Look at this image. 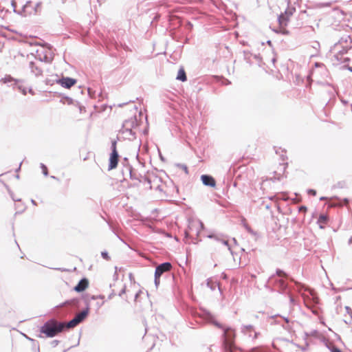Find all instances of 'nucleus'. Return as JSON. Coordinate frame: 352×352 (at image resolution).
I'll list each match as a JSON object with an SVG mask.
<instances>
[{
	"instance_id": "f257e3e1",
	"label": "nucleus",
	"mask_w": 352,
	"mask_h": 352,
	"mask_svg": "<svg viewBox=\"0 0 352 352\" xmlns=\"http://www.w3.org/2000/svg\"><path fill=\"white\" fill-rule=\"evenodd\" d=\"M288 281L294 282V279L289 274L281 269H276L275 274H272L267 279L265 287L275 291L272 287L278 288V292L285 294L290 289Z\"/></svg>"
},
{
	"instance_id": "f03ea898",
	"label": "nucleus",
	"mask_w": 352,
	"mask_h": 352,
	"mask_svg": "<svg viewBox=\"0 0 352 352\" xmlns=\"http://www.w3.org/2000/svg\"><path fill=\"white\" fill-rule=\"evenodd\" d=\"M39 331L45 334L46 338H54L63 332V322L57 321L54 318L49 319L40 327Z\"/></svg>"
},
{
	"instance_id": "7ed1b4c3",
	"label": "nucleus",
	"mask_w": 352,
	"mask_h": 352,
	"mask_svg": "<svg viewBox=\"0 0 352 352\" xmlns=\"http://www.w3.org/2000/svg\"><path fill=\"white\" fill-rule=\"evenodd\" d=\"M302 289L309 292L310 296H307L303 295L302 297L304 298L305 306L309 309L312 314L318 316L320 314L321 310L318 307L320 303L319 297L316 295L314 289H311L308 286L302 285Z\"/></svg>"
},
{
	"instance_id": "20e7f679",
	"label": "nucleus",
	"mask_w": 352,
	"mask_h": 352,
	"mask_svg": "<svg viewBox=\"0 0 352 352\" xmlns=\"http://www.w3.org/2000/svg\"><path fill=\"white\" fill-rule=\"evenodd\" d=\"M222 338V348L224 352H236L237 350H240L235 345L236 332L232 327L227 331L226 336Z\"/></svg>"
},
{
	"instance_id": "39448f33",
	"label": "nucleus",
	"mask_w": 352,
	"mask_h": 352,
	"mask_svg": "<svg viewBox=\"0 0 352 352\" xmlns=\"http://www.w3.org/2000/svg\"><path fill=\"white\" fill-rule=\"evenodd\" d=\"M199 227L201 228H204V223L201 221H199L198 224L195 223H190L188 226V229L185 230L184 231V240L186 243H194L197 244L199 241H201V240H197V238H194L192 234L195 233V234L198 236L200 230H199Z\"/></svg>"
},
{
	"instance_id": "423d86ee",
	"label": "nucleus",
	"mask_w": 352,
	"mask_h": 352,
	"mask_svg": "<svg viewBox=\"0 0 352 352\" xmlns=\"http://www.w3.org/2000/svg\"><path fill=\"white\" fill-rule=\"evenodd\" d=\"M140 125V122L138 120L137 116L134 115L129 119L125 120L122 123V129L120 130V133H128L130 136L132 137L128 138L129 140H133L136 138L135 132L133 131V129H135Z\"/></svg>"
},
{
	"instance_id": "0eeeda50",
	"label": "nucleus",
	"mask_w": 352,
	"mask_h": 352,
	"mask_svg": "<svg viewBox=\"0 0 352 352\" xmlns=\"http://www.w3.org/2000/svg\"><path fill=\"white\" fill-rule=\"evenodd\" d=\"M111 153L109 158L108 170H111L118 166L119 162V153L117 150V140H113L111 142Z\"/></svg>"
},
{
	"instance_id": "6e6552de",
	"label": "nucleus",
	"mask_w": 352,
	"mask_h": 352,
	"mask_svg": "<svg viewBox=\"0 0 352 352\" xmlns=\"http://www.w3.org/2000/svg\"><path fill=\"white\" fill-rule=\"evenodd\" d=\"M201 311H202L204 316L208 320V321L211 324H212L217 328L220 329L223 331L222 337H225L227 331L229 329H231V327L224 326L223 324L216 320L214 316L208 309L205 308H201Z\"/></svg>"
},
{
	"instance_id": "1a4fd4ad",
	"label": "nucleus",
	"mask_w": 352,
	"mask_h": 352,
	"mask_svg": "<svg viewBox=\"0 0 352 352\" xmlns=\"http://www.w3.org/2000/svg\"><path fill=\"white\" fill-rule=\"evenodd\" d=\"M55 82L60 85L61 87L65 89H70L77 83L76 78L69 76L58 77L55 79Z\"/></svg>"
},
{
	"instance_id": "9d476101",
	"label": "nucleus",
	"mask_w": 352,
	"mask_h": 352,
	"mask_svg": "<svg viewBox=\"0 0 352 352\" xmlns=\"http://www.w3.org/2000/svg\"><path fill=\"white\" fill-rule=\"evenodd\" d=\"M172 267L169 261L162 263L155 267L154 275L161 277L165 272L170 271Z\"/></svg>"
},
{
	"instance_id": "9b49d317",
	"label": "nucleus",
	"mask_w": 352,
	"mask_h": 352,
	"mask_svg": "<svg viewBox=\"0 0 352 352\" xmlns=\"http://www.w3.org/2000/svg\"><path fill=\"white\" fill-rule=\"evenodd\" d=\"M89 287V280L86 277L82 278L78 283L74 287L73 289L76 292L81 293L85 291Z\"/></svg>"
},
{
	"instance_id": "f8f14e48",
	"label": "nucleus",
	"mask_w": 352,
	"mask_h": 352,
	"mask_svg": "<svg viewBox=\"0 0 352 352\" xmlns=\"http://www.w3.org/2000/svg\"><path fill=\"white\" fill-rule=\"evenodd\" d=\"M201 181L202 184L208 187L214 188L216 186V180L215 179L210 175H201Z\"/></svg>"
},
{
	"instance_id": "ddd939ff",
	"label": "nucleus",
	"mask_w": 352,
	"mask_h": 352,
	"mask_svg": "<svg viewBox=\"0 0 352 352\" xmlns=\"http://www.w3.org/2000/svg\"><path fill=\"white\" fill-rule=\"evenodd\" d=\"M29 67L31 70V72L35 75V76L38 77L43 75V69L37 65L34 61H30L29 63Z\"/></svg>"
},
{
	"instance_id": "4468645a",
	"label": "nucleus",
	"mask_w": 352,
	"mask_h": 352,
	"mask_svg": "<svg viewBox=\"0 0 352 352\" xmlns=\"http://www.w3.org/2000/svg\"><path fill=\"white\" fill-rule=\"evenodd\" d=\"M322 342L325 346L330 351V352H343L334 343L331 342L329 340L323 338Z\"/></svg>"
},
{
	"instance_id": "2eb2a0df",
	"label": "nucleus",
	"mask_w": 352,
	"mask_h": 352,
	"mask_svg": "<svg viewBox=\"0 0 352 352\" xmlns=\"http://www.w3.org/2000/svg\"><path fill=\"white\" fill-rule=\"evenodd\" d=\"M207 237L209 238V239H214V240H216L217 241H219L222 244H223L224 245L227 246L228 249L230 251L231 254L233 256V257H234V254L232 251L231 248H230L228 241L219 239V236L217 235L214 234H209L207 236ZM234 259H235V258H234Z\"/></svg>"
},
{
	"instance_id": "dca6fc26",
	"label": "nucleus",
	"mask_w": 352,
	"mask_h": 352,
	"mask_svg": "<svg viewBox=\"0 0 352 352\" xmlns=\"http://www.w3.org/2000/svg\"><path fill=\"white\" fill-rule=\"evenodd\" d=\"M35 58H36V59L38 60L39 61L43 62L45 63H50L52 61V59L50 57H48L44 53V52H41L40 53L38 50L36 51Z\"/></svg>"
},
{
	"instance_id": "f3484780",
	"label": "nucleus",
	"mask_w": 352,
	"mask_h": 352,
	"mask_svg": "<svg viewBox=\"0 0 352 352\" xmlns=\"http://www.w3.org/2000/svg\"><path fill=\"white\" fill-rule=\"evenodd\" d=\"M329 219V218L327 214L324 213L320 214L317 220V223L318 224L319 228L320 229H324L325 228L324 225L328 223Z\"/></svg>"
},
{
	"instance_id": "a211bd4d",
	"label": "nucleus",
	"mask_w": 352,
	"mask_h": 352,
	"mask_svg": "<svg viewBox=\"0 0 352 352\" xmlns=\"http://www.w3.org/2000/svg\"><path fill=\"white\" fill-rule=\"evenodd\" d=\"M87 309H83V310L78 314L74 318L77 319V321L80 323L82 322L88 317Z\"/></svg>"
},
{
	"instance_id": "6ab92c4d",
	"label": "nucleus",
	"mask_w": 352,
	"mask_h": 352,
	"mask_svg": "<svg viewBox=\"0 0 352 352\" xmlns=\"http://www.w3.org/2000/svg\"><path fill=\"white\" fill-rule=\"evenodd\" d=\"M289 21V19L287 18V16H285L283 13H281L278 16V22L281 28L286 27Z\"/></svg>"
},
{
	"instance_id": "aec40b11",
	"label": "nucleus",
	"mask_w": 352,
	"mask_h": 352,
	"mask_svg": "<svg viewBox=\"0 0 352 352\" xmlns=\"http://www.w3.org/2000/svg\"><path fill=\"white\" fill-rule=\"evenodd\" d=\"M176 79L181 82H186L187 80V76L184 67H181L179 69Z\"/></svg>"
},
{
	"instance_id": "412c9836",
	"label": "nucleus",
	"mask_w": 352,
	"mask_h": 352,
	"mask_svg": "<svg viewBox=\"0 0 352 352\" xmlns=\"http://www.w3.org/2000/svg\"><path fill=\"white\" fill-rule=\"evenodd\" d=\"M79 324V322L77 321V319L74 318L71 320H69L68 322L65 323L63 322V331H66L68 329L74 328L76 326H77Z\"/></svg>"
},
{
	"instance_id": "4be33fe9",
	"label": "nucleus",
	"mask_w": 352,
	"mask_h": 352,
	"mask_svg": "<svg viewBox=\"0 0 352 352\" xmlns=\"http://www.w3.org/2000/svg\"><path fill=\"white\" fill-rule=\"evenodd\" d=\"M55 94L58 96L61 97V99L60 100V102L65 103V100H66L67 103L69 105L74 104V101L72 98H70L67 96H65L63 94H60V93L56 92Z\"/></svg>"
},
{
	"instance_id": "5701e85b",
	"label": "nucleus",
	"mask_w": 352,
	"mask_h": 352,
	"mask_svg": "<svg viewBox=\"0 0 352 352\" xmlns=\"http://www.w3.org/2000/svg\"><path fill=\"white\" fill-rule=\"evenodd\" d=\"M241 225L244 227V228L246 230V231L252 234L255 235L256 232L252 229V228L248 224L245 218L242 217L241 220Z\"/></svg>"
},
{
	"instance_id": "b1692460",
	"label": "nucleus",
	"mask_w": 352,
	"mask_h": 352,
	"mask_svg": "<svg viewBox=\"0 0 352 352\" xmlns=\"http://www.w3.org/2000/svg\"><path fill=\"white\" fill-rule=\"evenodd\" d=\"M12 81H14L15 83H17L19 82L17 79L14 78L10 75H6L4 78L1 79V82H2L4 84H7Z\"/></svg>"
},
{
	"instance_id": "393cba45",
	"label": "nucleus",
	"mask_w": 352,
	"mask_h": 352,
	"mask_svg": "<svg viewBox=\"0 0 352 352\" xmlns=\"http://www.w3.org/2000/svg\"><path fill=\"white\" fill-rule=\"evenodd\" d=\"M80 302L79 298H74L70 300H65L64 302L61 303L59 306H63V305L73 304L74 305H78Z\"/></svg>"
},
{
	"instance_id": "a878e982",
	"label": "nucleus",
	"mask_w": 352,
	"mask_h": 352,
	"mask_svg": "<svg viewBox=\"0 0 352 352\" xmlns=\"http://www.w3.org/2000/svg\"><path fill=\"white\" fill-rule=\"evenodd\" d=\"M122 164L126 170L133 169V166L129 164V159L127 157H124L122 162Z\"/></svg>"
},
{
	"instance_id": "bb28decb",
	"label": "nucleus",
	"mask_w": 352,
	"mask_h": 352,
	"mask_svg": "<svg viewBox=\"0 0 352 352\" xmlns=\"http://www.w3.org/2000/svg\"><path fill=\"white\" fill-rule=\"evenodd\" d=\"M294 12H295V8H293V7L289 8V7H288L285 10L283 14H285V16H287V18H288L289 19V17L293 15Z\"/></svg>"
},
{
	"instance_id": "cd10ccee",
	"label": "nucleus",
	"mask_w": 352,
	"mask_h": 352,
	"mask_svg": "<svg viewBox=\"0 0 352 352\" xmlns=\"http://www.w3.org/2000/svg\"><path fill=\"white\" fill-rule=\"evenodd\" d=\"M140 179L142 180V182H144V183H146L149 186H148V188L149 189H151L152 188V186H151V179L146 177V176H142V175H140Z\"/></svg>"
},
{
	"instance_id": "c85d7f7f",
	"label": "nucleus",
	"mask_w": 352,
	"mask_h": 352,
	"mask_svg": "<svg viewBox=\"0 0 352 352\" xmlns=\"http://www.w3.org/2000/svg\"><path fill=\"white\" fill-rule=\"evenodd\" d=\"M15 208L17 210L15 214H21L25 210V206L23 204H16Z\"/></svg>"
},
{
	"instance_id": "c756f323",
	"label": "nucleus",
	"mask_w": 352,
	"mask_h": 352,
	"mask_svg": "<svg viewBox=\"0 0 352 352\" xmlns=\"http://www.w3.org/2000/svg\"><path fill=\"white\" fill-rule=\"evenodd\" d=\"M10 4L13 8V12L15 14H16L18 15H23L22 12H19V11H18V10H16V3L15 0H11Z\"/></svg>"
},
{
	"instance_id": "7c9ffc66",
	"label": "nucleus",
	"mask_w": 352,
	"mask_h": 352,
	"mask_svg": "<svg viewBox=\"0 0 352 352\" xmlns=\"http://www.w3.org/2000/svg\"><path fill=\"white\" fill-rule=\"evenodd\" d=\"M127 170V171L129 172V176H130V179H133V180L136 179V180H138V181H139V182H142V179H140V177H136V175L133 173V169H131V170Z\"/></svg>"
},
{
	"instance_id": "2f4dec72",
	"label": "nucleus",
	"mask_w": 352,
	"mask_h": 352,
	"mask_svg": "<svg viewBox=\"0 0 352 352\" xmlns=\"http://www.w3.org/2000/svg\"><path fill=\"white\" fill-rule=\"evenodd\" d=\"M40 168H41L42 173L44 176L47 177L49 175L48 169L45 164H44L43 163H41Z\"/></svg>"
},
{
	"instance_id": "473e14b6",
	"label": "nucleus",
	"mask_w": 352,
	"mask_h": 352,
	"mask_svg": "<svg viewBox=\"0 0 352 352\" xmlns=\"http://www.w3.org/2000/svg\"><path fill=\"white\" fill-rule=\"evenodd\" d=\"M245 330L252 331L254 330V326L252 324L242 325L241 332L245 333Z\"/></svg>"
},
{
	"instance_id": "72a5a7b5",
	"label": "nucleus",
	"mask_w": 352,
	"mask_h": 352,
	"mask_svg": "<svg viewBox=\"0 0 352 352\" xmlns=\"http://www.w3.org/2000/svg\"><path fill=\"white\" fill-rule=\"evenodd\" d=\"M250 55H252L250 52H249L248 50L243 51L244 59L246 60L247 63H250Z\"/></svg>"
},
{
	"instance_id": "f704fd0d",
	"label": "nucleus",
	"mask_w": 352,
	"mask_h": 352,
	"mask_svg": "<svg viewBox=\"0 0 352 352\" xmlns=\"http://www.w3.org/2000/svg\"><path fill=\"white\" fill-rule=\"evenodd\" d=\"M101 256L103 259L106 261H109L111 259L110 256L109 255V253L107 251L104 250L101 252Z\"/></svg>"
},
{
	"instance_id": "c9c22d12",
	"label": "nucleus",
	"mask_w": 352,
	"mask_h": 352,
	"mask_svg": "<svg viewBox=\"0 0 352 352\" xmlns=\"http://www.w3.org/2000/svg\"><path fill=\"white\" fill-rule=\"evenodd\" d=\"M285 295H287L289 296V302L291 305H294L297 303L296 300L292 296L290 295L288 291H287V293L285 294Z\"/></svg>"
},
{
	"instance_id": "e433bc0d",
	"label": "nucleus",
	"mask_w": 352,
	"mask_h": 352,
	"mask_svg": "<svg viewBox=\"0 0 352 352\" xmlns=\"http://www.w3.org/2000/svg\"><path fill=\"white\" fill-rule=\"evenodd\" d=\"M6 187H7V188H8V193H9V195H10V197L12 198V199L14 201L21 202V199H16V198L14 197V192H13L11 190H10V189L8 188V186H6Z\"/></svg>"
},
{
	"instance_id": "4c0bfd02",
	"label": "nucleus",
	"mask_w": 352,
	"mask_h": 352,
	"mask_svg": "<svg viewBox=\"0 0 352 352\" xmlns=\"http://www.w3.org/2000/svg\"><path fill=\"white\" fill-rule=\"evenodd\" d=\"M160 283V277L154 275V284H155L156 289H157V287H159Z\"/></svg>"
},
{
	"instance_id": "58836bf2",
	"label": "nucleus",
	"mask_w": 352,
	"mask_h": 352,
	"mask_svg": "<svg viewBox=\"0 0 352 352\" xmlns=\"http://www.w3.org/2000/svg\"><path fill=\"white\" fill-rule=\"evenodd\" d=\"M83 298L85 299V309H87V310H88V315H89V312H90V307H89V299L86 298L85 296H83Z\"/></svg>"
},
{
	"instance_id": "ea45409f",
	"label": "nucleus",
	"mask_w": 352,
	"mask_h": 352,
	"mask_svg": "<svg viewBox=\"0 0 352 352\" xmlns=\"http://www.w3.org/2000/svg\"><path fill=\"white\" fill-rule=\"evenodd\" d=\"M307 210V208L305 206H300L298 207V212H304L305 213Z\"/></svg>"
},
{
	"instance_id": "a19ab883",
	"label": "nucleus",
	"mask_w": 352,
	"mask_h": 352,
	"mask_svg": "<svg viewBox=\"0 0 352 352\" xmlns=\"http://www.w3.org/2000/svg\"><path fill=\"white\" fill-rule=\"evenodd\" d=\"M307 194L309 195H311V196H316V194H317V192L316 190L314 189H312V188H309L307 190Z\"/></svg>"
},
{
	"instance_id": "79ce46f5",
	"label": "nucleus",
	"mask_w": 352,
	"mask_h": 352,
	"mask_svg": "<svg viewBox=\"0 0 352 352\" xmlns=\"http://www.w3.org/2000/svg\"><path fill=\"white\" fill-rule=\"evenodd\" d=\"M177 166H179L180 168H182V170H184L186 174L188 173V167L186 165L182 164H178Z\"/></svg>"
},
{
	"instance_id": "37998d69",
	"label": "nucleus",
	"mask_w": 352,
	"mask_h": 352,
	"mask_svg": "<svg viewBox=\"0 0 352 352\" xmlns=\"http://www.w3.org/2000/svg\"><path fill=\"white\" fill-rule=\"evenodd\" d=\"M345 309L346 313L350 316L351 318L352 319V309L349 306H346Z\"/></svg>"
},
{
	"instance_id": "c03bdc74",
	"label": "nucleus",
	"mask_w": 352,
	"mask_h": 352,
	"mask_svg": "<svg viewBox=\"0 0 352 352\" xmlns=\"http://www.w3.org/2000/svg\"><path fill=\"white\" fill-rule=\"evenodd\" d=\"M207 285H208V287H209L213 291L215 290V289H216V285L214 284H213V285H210V280L209 279L207 280Z\"/></svg>"
},
{
	"instance_id": "a18cd8bd",
	"label": "nucleus",
	"mask_w": 352,
	"mask_h": 352,
	"mask_svg": "<svg viewBox=\"0 0 352 352\" xmlns=\"http://www.w3.org/2000/svg\"><path fill=\"white\" fill-rule=\"evenodd\" d=\"M45 82L46 85H52L54 83H56L55 80H51V79H48V78H47Z\"/></svg>"
},
{
	"instance_id": "49530a36",
	"label": "nucleus",
	"mask_w": 352,
	"mask_h": 352,
	"mask_svg": "<svg viewBox=\"0 0 352 352\" xmlns=\"http://www.w3.org/2000/svg\"><path fill=\"white\" fill-rule=\"evenodd\" d=\"M58 343H59V340H54L51 342V346L54 348L58 344Z\"/></svg>"
},
{
	"instance_id": "de8ad7c7",
	"label": "nucleus",
	"mask_w": 352,
	"mask_h": 352,
	"mask_svg": "<svg viewBox=\"0 0 352 352\" xmlns=\"http://www.w3.org/2000/svg\"><path fill=\"white\" fill-rule=\"evenodd\" d=\"M279 34H283V35H288L289 34V30H287L286 29H281L280 28V32H279Z\"/></svg>"
},
{
	"instance_id": "09e8293b",
	"label": "nucleus",
	"mask_w": 352,
	"mask_h": 352,
	"mask_svg": "<svg viewBox=\"0 0 352 352\" xmlns=\"http://www.w3.org/2000/svg\"><path fill=\"white\" fill-rule=\"evenodd\" d=\"M157 151H158V153H159V157L160 159L162 161V162H165L166 160H165V157L162 155L160 150L159 148H157Z\"/></svg>"
},
{
	"instance_id": "8fccbe9b",
	"label": "nucleus",
	"mask_w": 352,
	"mask_h": 352,
	"mask_svg": "<svg viewBox=\"0 0 352 352\" xmlns=\"http://www.w3.org/2000/svg\"><path fill=\"white\" fill-rule=\"evenodd\" d=\"M142 133L144 135H148V124L147 123V125L146 126V128H144L142 131Z\"/></svg>"
},
{
	"instance_id": "3c124183",
	"label": "nucleus",
	"mask_w": 352,
	"mask_h": 352,
	"mask_svg": "<svg viewBox=\"0 0 352 352\" xmlns=\"http://www.w3.org/2000/svg\"><path fill=\"white\" fill-rule=\"evenodd\" d=\"M26 9H27V8L25 7V6H23L21 10H19V12H22V14H23V15H21L22 16H25V13L26 12Z\"/></svg>"
},
{
	"instance_id": "603ef678",
	"label": "nucleus",
	"mask_w": 352,
	"mask_h": 352,
	"mask_svg": "<svg viewBox=\"0 0 352 352\" xmlns=\"http://www.w3.org/2000/svg\"><path fill=\"white\" fill-rule=\"evenodd\" d=\"M126 293V285H124L123 288L120 290L118 295L121 296L122 294Z\"/></svg>"
},
{
	"instance_id": "864d4df0",
	"label": "nucleus",
	"mask_w": 352,
	"mask_h": 352,
	"mask_svg": "<svg viewBox=\"0 0 352 352\" xmlns=\"http://www.w3.org/2000/svg\"><path fill=\"white\" fill-rule=\"evenodd\" d=\"M115 270H116V271H115L114 274H113V278H114L115 280H117L118 278V274L117 273V271H118V268L117 266L115 267Z\"/></svg>"
},
{
	"instance_id": "5fc2aeb1",
	"label": "nucleus",
	"mask_w": 352,
	"mask_h": 352,
	"mask_svg": "<svg viewBox=\"0 0 352 352\" xmlns=\"http://www.w3.org/2000/svg\"><path fill=\"white\" fill-rule=\"evenodd\" d=\"M98 298H103V296L100 295L99 296H94V295H92L90 296V298L91 300H96Z\"/></svg>"
},
{
	"instance_id": "6e6d98bb",
	"label": "nucleus",
	"mask_w": 352,
	"mask_h": 352,
	"mask_svg": "<svg viewBox=\"0 0 352 352\" xmlns=\"http://www.w3.org/2000/svg\"><path fill=\"white\" fill-rule=\"evenodd\" d=\"M322 7H329L331 6V2H327L321 3Z\"/></svg>"
},
{
	"instance_id": "4d7b16f0",
	"label": "nucleus",
	"mask_w": 352,
	"mask_h": 352,
	"mask_svg": "<svg viewBox=\"0 0 352 352\" xmlns=\"http://www.w3.org/2000/svg\"><path fill=\"white\" fill-rule=\"evenodd\" d=\"M55 270H56L58 271H60V272H67V271H68L67 269L61 268V267L55 268Z\"/></svg>"
},
{
	"instance_id": "13d9d810",
	"label": "nucleus",
	"mask_w": 352,
	"mask_h": 352,
	"mask_svg": "<svg viewBox=\"0 0 352 352\" xmlns=\"http://www.w3.org/2000/svg\"><path fill=\"white\" fill-rule=\"evenodd\" d=\"M19 89L21 91V92H22L23 94H26V90H25V88H23V89H22V87H21V86H19Z\"/></svg>"
},
{
	"instance_id": "bf43d9fd",
	"label": "nucleus",
	"mask_w": 352,
	"mask_h": 352,
	"mask_svg": "<svg viewBox=\"0 0 352 352\" xmlns=\"http://www.w3.org/2000/svg\"><path fill=\"white\" fill-rule=\"evenodd\" d=\"M114 233L116 234V235L117 236V237H118V238L121 241H122L124 243L126 244V242H125V241H124V240H123V239H122L119 236V234H118L116 233L115 232H114Z\"/></svg>"
},
{
	"instance_id": "052dcab7",
	"label": "nucleus",
	"mask_w": 352,
	"mask_h": 352,
	"mask_svg": "<svg viewBox=\"0 0 352 352\" xmlns=\"http://www.w3.org/2000/svg\"><path fill=\"white\" fill-rule=\"evenodd\" d=\"M32 3L31 1H27L26 3L23 5L28 8V7Z\"/></svg>"
},
{
	"instance_id": "680f3d73",
	"label": "nucleus",
	"mask_w": 352,
	"mask_h": 352,
	"mask_svg": "<svg viewBox=\"0 0 352 352\" xmlns=\"http://www.w3.org/2000/svg\"><path fill=\"white\" fill-rule=\"evenodd\" d=\"M129 276V279H130L131 281H133L134 280V277H133V275L132 273H130Z\"/></svg>"
},
{
	"instance_id": "e2e57ef3",
	"label": "nucleus",
	"mask_w": 352,
	"mask_h": 352,
	"mask_svg": "<svg viewBox=\"0 0 352 352\" xmlns=\"http://www.w3.org/2000/svg\"><path fill=\"white\" fill-rule=\"evenodd\" d=\"M21 164H22V162L19 164V167L16 168V170H15V172H16V173H18L19 171H20Z\"/></svg>"
},
{
	"instance_id": "0e129e2a",
	"label": "nucleus",
	"mask_w": 352,
	"mask_h": 352,
	"mask_svg": "<svg viewBox=\"0 0 352 352\" xmlns=\"http://www.w3.org/2000/svg\"><path fill=\"white\" fill-rule=\"evenodd\" d=\"M260 335L259 332H255L254 336V339H256Z\"/></svg>"
},
{
	"instance_id": "69168bd1",
	"label": "nucleus",
	"mask_w": 352,
	"mask_h": 352,
	"mask_svg": "<svg viewBox=\"0 0 352 352\" xmlns=\"http://www.w3.org/2000/svg\"><path fill=\"white\" fill-rule=\"evenodd\" d=\"M347 70L352 73V67L347 65L345 67Z\"/></svg>"
},
{
	"instance_id": "338daca9",
	"label": "nucleus",
	"mask_w": 352,
	"mask_h": 352,
	"mask_svg": "<svg viewBox=\"0 0 352 352\" xmlns=\"http://www.w3.org/2000/svg\"><path fill=\"white\" fill-rule=\"evenodd\" d=\"M342 201H343V202H344V204H348V203L349 202V198H344V199H342Z\"/></svg>"
},
{
	"instance_id": "774afa93",
	"label": "nucleus",
	"mask_w": 352,
	"mask_h": 352,
	"mask_svg": "<svg viewBox=\"0 0 352 352\" xmlns=\"http://www.w3.org/2000/svg\"><path fill=\"white\" fill-rule=\"evenodd\" d=\"M282 318L285 321V322H287V323L289 322V319L287 317L283 316Z\"/></svg>"
}]
</instances>
